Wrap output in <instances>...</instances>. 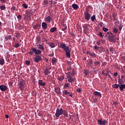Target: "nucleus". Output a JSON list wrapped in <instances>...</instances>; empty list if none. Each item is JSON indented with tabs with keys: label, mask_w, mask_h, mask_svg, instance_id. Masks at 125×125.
Masks as SVG:
<instances>
[{
	"label": "nucleus",
	"mask_w": 125,
	"mask_h": 125,
	"mask_svg": "<svg viewBox=\"0 0 125 125\" xmlns=\"http://www.w3.org/2000/svg\"><path fill=\"white\" fill-rule=\"evenodd\" d=\"M61 115H63L64 117H68V112L66 110H63L62 107L60 108H57L56 109V113L55 116L56 118H59V116H61Z\"/></svg>",
	"instance_id": "obj_1"
},
{
	"label": "nucleus",
	"mask_w": 125,
	"mask_h": 125,
	"mask_svg": "<svg viewBox=\"0 0 125 125\" xmlns=\"http://www.w3.org/2000/svg\"><path fill=\"white\" fill-rule=\"evenodd\" d=\"M60 47L61 48H62L63 50L65 52V54L66 55V57H67L68 58H71V50L69 49V46L66 45L65 43H60Z\"/></svg>",
	"instance_id": "obj_2"
},
{
	"label": "nucleus",
	"mask_w": 125,
	"mask_h": 125,
	"mask_svg": "<svg viewBox=\"0 0 125 125\" xmlns=\"http://www.w3.org/2000/svg\"><path fill=\"white\" fill-rule=\"evenodd\" d=\"M106 36L110 42H117L116 41L117 38L112 33L107 32Z\"/></svg>",
	"instance_id": "obj_3"
},
{
	"label": "nucleus",
	"mask_w": 125,
	"mask_h": 125,
	"mask_svg": "<svg viewBox=\"0 0 125 125\" xmlns=\"http://www.w3.org/2000/svg\"><path fill=\"white\" fill-rule=\"evenodd\" d=\"M31 50L32 51H30L28 53L30 55H33L34 53L37 55L41 54V53H42V51L40 49H37V48L32 47L31 48Z\"/></svg>",
	"instance_id": "obj_4"
},
{
	"label": "nucleus",
	"mask_w": 125,
	"mask_h": 125,
	"mask_svg": "<svg viewBox=\"0 0 125 125\" xmlns=\"http://www.w3.org/2000/svg\"><path fill=\"white\" fill-rule=\"evenodd\" d=\"M18 86L21 91L24 90L25 87V81L22 80L18 83Z\"/></svg>",
	"instance_id": "obj_5"
},
{
	"label": "nucleus",
	"mask_w": 125,
	"mask_h": 125,
	"mask_svg": "<svg viewBox=\"0 0 125 125\" xmlns=\"http://www.w3.org/2000/svg\"><path fill=\"white\" fill-rule=\"evenodd\" d=\"M42 56L36 55L35 56V57L34 58V61L36 63H38L40 62V61H42Z\"/></svg>",
	"instance_id": "obj_6"
},
{
	"label": "nucleus",
	"mask_w": 125,
	"mask_h": 125,
	"mask_svg": "<svg viewBox=\"0 0 125 125\" xmlns=\"http://www.w3.org/2000/svg\"><path fill=\"white\" fill-rule=\"evenodd\" d=\"M90 14H89V13L87 12H85L84 13V19H85V20H86V21H88V20H89V19H90Z\"/></svg>",
	"instance_id": "obj_7"
},
{
	"label": "nucleus",
	"mask_w": 125,
	"mask_h": 125,
	"mask_svg": "<svg viewBox=\"0 0 125 125\" xmlns=\"http://www.w3.org/2000/svg\"><path fill=\"white\" fill-rule=\"evenodd\" d=\"M88 27H89V25L87 24H85L83 25L84 33L85 34H86V33H88V31H89Z\"/></svg>",
	"instance_id": "obj_8"
},
{
	"label": "nucleus",
	"mask_w": 125,
	"mask_h": 125,
	"mask_svg": "<svg viewBox=\"0 0 125 125\" xmlns=\"http://www.w3.org/2000/svg\"><path fill=\"white\" fill-rule=\"evenodd\" d=\"M107 124V121H102V119H99L98 120V125H105Z\"/></svg>",
	"instance_id": "obj_9"
},
{
	"label": "nucleus",
	"mask_w": 125,
	"mask_h": 125,
	"mask_svg": "<svg viewBox=\"0 0 125 125\" xmlns=\"http://www.w3.org/2000/svg\"><path fill=\"white\" fill-rule=\"evenodd\" d=\"M63 95H67L68 94L69 96L70 97H73V94L71 92H68V90H65L62 92Z\"/></svg>",
	"instance_id": "obj_10"
},
{
	"label": "nucleus",
	"mask_w": 125,
	"mask_h": 125,
	"mask_svg": "<svg viewBox=\"0 0 125 125\" xmlns=\"http://www.w3.org/2000/svg\"><path fill=\"white\" fill-rule=\"evenodd\" d=\"M30 18V13L27 11L25 15H24V20L26 21Z\"/></svg>",
	"instance_id": "obj_11"
},
{
	"label": "nucleus",
	"mask_w": 125,
	"mask_h": 125,
	"mask_svg": "<svg viewBox=\"0 0 125 125\" xmlns=\"http://www.w3.org/2000/svg\"><path fill=\"white\" fill-rule=\"evenodd\" d=\"M93 94L95 95V96H96V97H99L100 98H101L102 97V94L101 93L98 92V91H95L93 92Z\"/></svg>",
	"instance_id": "obj_12"
},
{
	"label": "nucleus",
	"mask_w": 125,
	"mask_h": 125,
	"mask_svg": "<svg viewBox=\"0 0 125 125\" xmlns=\"http://www.w3.org/2000/svg\"><path fill=\"white\" fill-rule=\"evenodd\" d=\"M93 64H94V66H100V64H101V62L99 61L96 60V59L93 60Z\"/></svg>",
	"instance_id": "obj_13"
},
{
	"label": "nucleus",
	"mask_w": 125,
	"mask_h": 125,
	"mask_svg": "<svg viewBox=\"0 0 125 125\" xmlns=\"http://www.w3.org/2000/svg\"><path fill=\"white\" fill-rule=\"evenodd\" d=\"M51 20H52V18L49 16L45 18V21L46 23H51Z\"/></svg>",
	"instance_id": "obj_14"
},
{
	"label": "nucleus",
	"mask_w": 125,
	"mask_h": 125,
	"mask_svg": "<svg viewBox=\"0 0 125 125\" xmlns=\"http://www.w3.org/2000/svg\"><path fill=\"white\" fill-rule=\"evenodd\" d=\"M123 83H119V89L121 91H124V89L125 88V84H122Z\"/></svg>",
	"instance_id": "obj_15"
},
{
	"label": "nucleus",
	"mask_w": 125,
	"mask_h": 125,
	"mask_svg": "<svg viewBox=\"0 0 125 125\" xmlns=\"http://www.w3.org/2000/svg\"><path fill=\"white\" fill-rule=\"evenodd\" d=\"M42 42V38L41 36H38L36 37V44H39V43H41Z\"/></svg>",
	"instance_id": "obj_16"
},
{
	"label": "nucleus",
	"mask_w": 125,
	"mask_h": 125,
	"mask_svg": "<svg viewBox=\"0 0 125 125\" xmlns=\"http://www.w3.org/2000/svg\"><path fill=\"white\" fill-rule=\"evenodd\" d=\"M0 89L1 91H5L6 89H7V86L4 85H0Z\"/></svg>",
	"instance_id": "obj_17"
},
{
	"label": "nucleus",
	"mask_w": 125,
	"mask_h": 125,
	"mask_svg": "<svg viewBox=\"0 0 125 125\" xmlns=\"http://www.w3.org/2000/svg\"><path fill=\"white\" fill-rule=\"evenodd\" d=\"M88 65L90 66L91 68L93 67V60L92 59H90L88 62Z\"/></svg>",
	"instance_id": "obj_18"
},
{
	"label": "nucleus",
	"mask_w": 125,
	"mask_h": 125,
	"mask_svg": "<svg viewBox=\"0 0 125 125\" xmlns=\"http://www.w3.org/2000/svg\"><path fill=\"white\" fill-rule=\"evenodd\" d=\"M90 56V57H92V58H96V57H98V56H97V55H96V54L93 52H91Z\"/></svg>",
	"instance_id": "obj_19"
},
{
	"label": "nucleus",
	"mask_w": 125,
	"mask_h": 125,
	"mask_svg": "<svg viewBox=\"0 0 125 125\" xmlns=\"http://www.w3.org/2000/svg\"><path fill=\"white\" fill-rule=\"evenodd\" d=\"M44 72V74L45 75V76H47L48 75V74L50 73V72H49V69H48V67H45V69Z\"/></svg>",
	"instance_id": "obj_20"
},
{
	"label": "nucleus",
	"mask_w": 125,
	"mask_h": 125,
	"mask_svg": "<svg viewBox=\"0 0 125 125\" xmlns=\"http://www.w3.org/2000/svg\"><path fill=\"white\" fill-rule=\"evenodd\" d=\"M4 39L5 40H6V41H8V40L11 41L12 40V36H11V35H6L4 37Z\"/></svg>",
	"instance_id": "obj_21"
},
{
	"label": "nucleus",
	"mask_w": 125,
	"mask_h": 125,
	"mask_svg": "<svg viewBox=\"0 0 125 125\" xmlns=\"http://www.w3.org/2000/svg\"><path fill=\"white\" fill-rule=\"evenodd\" d=\"M48 44L51 48H54L55 47V44L52 42H49Z\"/></svg>",
	"instance_id": "obj_22"
},
{
	"label": "nucleus",
	"mask_w": 125,
	"mask_h": 125,
	"mask_svg": "<svg viewBox=\"0 0 125 125\" xmlns=\"http://www.w3.org/2000/svg\"><path fill=\"white\" fill-rule=\"evenodd\" d=\"M55 92L57 94H60V88L58 87L55 88Z\"/></svg>",
	"instance_id": "obj_23"
},
{
	"label": "nucleus",
	"mask_w": 125,
	"mask_h": 125,
	"mask_svg": "<svg viewBox=\"0 0 125 125\" xmlns=\"http://www.w3.org/2000/svg\"><path fill=\"white\" fill-rule=\"evenodd\" d=\"M38 48L41 50H44V47L42 44H39L38 46Z\"/></svg>",
	"instance_id": "obj_24"
},
{
	"label": "nucleus",
	"mask_w": 125,
	"mask_h": 125,
	"mask_svg": "<svg viewBox=\"0 0 125 125\" xmlns=\"http://www.w3.org/2000/svg\"><path fill=\"white\" fill-rule=\"evenodd\" d=\"M42 27L43 29H47V24L46 22H42Z\"/></svg>",
	"instance_id": "obj_25"
},
{
	"label": "nucleus",
	"mask_w": 125,
	"mask_h": 125,
	"mask_svg": "<svg viewBox=\"0 0 125 125\" xmlns=\"http://www.w3.org/2000/svg\"><path fill=\"white\" fill-rule=\"evenodd\" d=\"M72 7L73 8V9H78V8H79V5H78L77 4H73L72 5Z\"/></svg>",
	"instance_id": "obj_26"
},
{
	"label": "nucleus",
	"mask_w": 125,
	"mask_h": 125,
	"mask_svg": "<svg viewBox=\"0 0 125 125\" xmlns=\"http://www.w3.org/2000/svg\"><path fill=\"white\" fill-rule=\"evenodd\" d=\"M62 31H66L67 30V25L66 24H63L62 26Z\"/></svg>",
	"instance_id": "obj_27"
},
{
	"label": "nucleus",
	"mask_w": 125,
	"mask_h": 125,
	"mask_svg": "<svg viewBox=\"0 0 125 125\" xmlns=\"http://www.w3.org/2000/svg\"><path fill=\"white\" fill-rule=\"evenodd\" d=\"M40 27H41V25L39 23H37L34 26H33V28L35 30H37V29H38V28H40Z\"/></svg>",
	"instance_id": "obj_28"
},
{
	"label": "nucleus",
	"mask_w": 125,
	"mask_h": 125,
	"mask_svg": "<svg viewBox=\"0 0 125 125\" xmlns=\"http://www.w3.org/2000/svg\"><path fill=\"white\" fill-rule=\"evenodd\" d=\"M56 62H57V60L56 59V58H53V59H52V63L53 65H54V64H55Z\"/></svg>",
	"instance_id": "obj_29"
},
{
	"label": "nucleus",
	"mask_w": 125,
	"mask_h": 125,
	"mask_svg": "<svg viewBox=\"0 0 125 125\" xmlns=\"http://www.w3.org/2000/svg\"><path fill=\"white\" fill-rule=\"evenodd\" d=\"M4 64V59L3 58L0 59V65H1L2 66Z\"/></svg>",
	"instance_id": "obj_30"
},
{
	"label": "nucleus",
	"mask_w": 125,
	"mask_h": 125,
	"mask_svg": "<svg viewBox=\"0 0 125 125\" xmlns=\"http://www.w3.org/2000/svg\"><path fill=\"white\" fill-rule=\"evenodd\" d=\"M0 9H1V10H5L6 9V7H5V5H0Z\"/></svg>",
	"instance_id": "obj_31"
},
{
	"label": "nucleus",
	"mask_w": 125,
	"mask_h": 125,
	"mask_svg": "<svg viewBox=\"0 0 125 125\" xmlns=\"http://www.w3.org/2000/svg\"><path fill=\"white\" fill-rule=\"evenodd\" d=\"M57 30V28L56 27H52L50 29V32L51 33H54L55 31Z\"/></svg>",
	"instance_id": "obj_32"
},
{
	"label": "nucleus",
	"mask_w": 125,
	"mask_h": 125,
	"mask_svg": "<svg viewBox=\"0 0 125 125\" xmlns=\"http://www.w3.org/2000/svg\"><path fill=\"white\" fill-rule=\"evenodd\" d=\"M91 20H92V22H95V21H94V20H96V18H95V16L93 15V16L91 17Z\"/></svg>",
	"instance_id": "obj_33"
},
{
	"label": "nucleus",
	"mask_w": 125,
	"mask_h": 125,
	"mask_svg": "<svg viewBox=\"0 0 125 125\" xmlns=\"http://www.w3.org/2000/svg\"><path fill=\"white\" fill-rule=\"evenodd\" d=\"M113 88H119V84H115L112 85Z\"/></svg>",
	"instance_id": "obj_34"
},
{
	"label": "nucleus",
	"mask_w": 125,
	"mask_h": 125,
	"mask_svg": "<svg viewBox=\"0 0 125 125\" xmlns=\"http://www.w3.org/2000/svg\"><path fill=\"white\" fill-rule=\"evenodd\" d=\"M74 81V79H73V78L72 77H69L68 79V82H69V83H72V82H73Z\"/></svg>",
	"instance_id": "obj_35"
},
{
	"label": "nucleus",
	"mask_w": 125,
	"mask_h": 125,
	"mask_svg": "<svg viewBox=\"0 0 125 125\" xmlns=\"http://www.w3.org/2000/svg\"><path fill=\"white\" fill-rule=\"evenodd\" d=\"M124 83V81H123V79H118V83Z\"/></svg>",
	"instance_id": "obj_36"
},
{
	"label": "nucleus",
	"mask_w": 125,
	"mask_h": 125,
	"mask_svg": "<svg viewBox=\"0 0 125 125\" xmlns=\"http://www.w3.org/2000/svg\"><path fill=\"white\" fill-rule=\"evenodd\" d=\"M14 46L16 48H17L20 46V45L19 44V43H16Z\"/></svg>",
	"instance_id": "obj_37"
},
{
	"label": "nucleus",
	"mask_w": 125,
	"mask_h": 125,
	"mask_svg": "<svg viewBox=\"0 0 125 125\" xmlns=\"http://www.w3.org/2000/svg\"><path fill=\"white\" fill-rule=\"evenodd\" d=\"M105 52V49H104V48H101L99 50V52H100V53H102V52Z\"/></svg>",
	"instance_id": "obj_38"
},
{
	"label": "nucleus",
	"mask_w": 125,
	"mask_h": 125,
	"mask_svg": "<svg viewBox=\"0 0 125 125\" xmlns=\"http://www.w3.org/2000/svg\"><path fill=\"white\" fill-rule=\"evenodd\" d=\"M58 81H60V82L61 81H63L64 80V76H62V77H59L58 78Z\"/></svg>",
	"instance_id": "obj_39"
},
{
	"label": "nucleus",
	"mask_w": 125,
	"mask_h": 125,
	"mask_svg": "<svg viewBox=\"0 0 125 125\" xmlns=\"http://www.w3.org/2000/svg\"><path fill=\"white\" fill-rule=\"evenodd\" d=\"M123 27H124V26L122 24H120L119 25V31H122V29H123Z\"/></svg>",
	"instance_id": "obj_40"
},
{
	"label": "nucleus",
	"mask_w": 125,
	"mask_h": 125,
	"mask_svg": "<svg viewBox=\"0 0 125 125\" xmlns=\"http://www.w3.org/2000/svg\"><path fill=\"white\" fill-rule=\"evenodd\" d=\"M113 32L117 34V33H118V29L117 28H114L113 29Z\"/></svg>",
	"instance_id": "obj_41"
},
{
	"label": "nucleus",
	"mask_w": 125,
	"mask_h": 125,
	"mask_svg": "<svg viewBox=\"0 0 125 125\" xmlns=\"http://www.w3.org/2000/svg\"><path fill=\"white\" fill-rule=\"evenodd\" d=\"M83 74H84L85 76H87V75H88V71L85 70L83 72Z\"/></svg>",
	"instance_id": "obj_42"
},
{
	"label": "nucleus",
	"mask_w": 125,
	"mask_h": 125,
	"mask_svg": "<svg viewBox=\"0 0 125 125\" xmlns=\"http://www.w3.org/2000/svg\"><path fill=\"white\" fill-rule=\"evenodd\" d=\"M22 6L23 7H24V8H26V9L28 8V6L27 4H25V3L22 4Z\"/></svg>",
	"instance_id": "obj_43"
},
{
	"label": "nucleus",
	"mask_w": 125,
	"mask_h": 125,
	"mask_svg": "<svg viewBox=\"0 0 125 125\" xmlns=\"http://www.w3.org/2000/svg\"><path fill=\"white\" fill-rule=\"evenodd\" d=\"M43 3L45 5H46V4H48V1H47L46 0H44Z\"/></svg>",
	"instance_id": "obj_44"
},
{
	"label": "nucleus",
	"mask_w": 125,
	"mask_h": 125,
	"mask_svg": "<svg viewBox=\"0 0 125 125\" xmlns=\"http://www.w3.org/2000/svg\"><path fill=\"white\" fill-rule=\"evenodd\" d=\"M103 31H104V32H108V28L105 27H103Z\"/></svg>",
	"instance_id": "obj_45"
},
{
	"label": "nucleus",
	"mask_w": 125,
	"mask_h": 125,
	"mask_svg": "<svg viewBox=\"0 0 125 125\" xmlns=\"http://www.w3.org/2000/svg\"><path fill=\"white\" fill-rule=\"evenodd\" d=\"M101 43H102V41H100L97 42V44H98V45H100Z\"/></svg>",
	"instance_id": "obj_46"
},
{
	"label": "nucleus",
	"mask_w": 125,
	"mask_h": 125,
	"mask_svg": "<svg viewBox=\"0 0 125 125\" xmlns=\"http://www.w3.org/2000/svg\"><path fill=\"white\" fill-rule=\"evenodd\" d=\"M99 36L100 37V38H103V37H104V36L102 35V33L100 32L99 33Z\"/></svg>",
	"instance_id": "obj_47"
},
{
	"label": "nucleus",
	"mask_w": 125,
	"mask_h": 125,
	"mask_svg": "<svg viewBox=\"0 0 125 125\" xmlns=\"http://www.w3.org/2000/svg\"><path fill=\"white\" fill-rule=\"evenodd\" d=\"M25 64L26 65H30V61H25Z\"/></svg>",
	"instance_id": "obj_48"
},
{
	"label": "nucleus",
	"mask_w": 125,
	"mask_h": 125,
	"mask_svg": "<svg viewBox=\"0 0 125 125\" xmlns=\"http://www.w3.org/2000/svg\"><path fill=\"white\" fill-rule=\"evenodd\" d=\"M17 18L20 20H21V18H22V16H21V15H18L17 16Z\"/></svg>",
	"instance_id": "obj_49"
},
{
	"label": "nucleus",
	"mask_w": 125,
	"mask_h": 125,
	"mask_svg": "<svg viewBox=\"0 0 125 125\" xmlns=\"http://www.w3.org/2000/svg\"><path fill=\"white\" fill-rule=\"evenodd\" d=\"M75 74H76V71H75V70H72V74H71L72 76H74V75H75Z\"/></svg>",
	"instance_id": "obj_50"
},
{
	"label": "nucleus",
	"mask_w": 125,
	"mask_h": 125,
	"mask_svg": "<svg viewBox=\"0 0 125 125\" xmlns=\"http://www.w3.org/2000/svg\"><path fill=\"white\" fill-rule=\"evenodd\" d=\"M109 51H110V52H114V49H113L112 47H110L109 48Z\"/></svg>",
	"instance_id": "obj_51"
},
{
	"label": "nucleus",
	"mask_w": 125,
	"mask_h": 125,
	"mask_svg": "<svg viewBox=\"0 0 125 125\" xmlns=\"http://www.w3.org/2000/svg\"><path fill=\"white\" fill-rule=\"evenodd\" d=\"M16 38H19V37H20V33H18L16 35Z\"/></svg>",
	"instance_id": "obj_52"
},
{
	"label": "nucleus",
	"mask_w": 125,
	"mask_h": 125,
	"mask_svg": "<svg viewBox=\"0 0 125 125\" xmlns=\"http://www.w3.org/2000/svg\"><path fill=\"white\" fill-rule=\"evenodd\" d=\"M77 92H78L79 93H81L82 91V89L81 88H79L78 89H77Z\"/></svg>",
	"instance_id": "obj_53"
},
{
	"label": "nucleus",
	"mask_w": 125,
	"mask_h": 125,
	"mask_svg": "<svg viewBox=\"0 0 125 125\" xmlns=\"http://www.w3.org/2000/svg\"><path fill=\"white\" fill-rule=\"evenodd\" d=\"M94 49L95 50H97V49H98V46H97V45H95L94 46Z\"/></svg>",
	"instance_id": "obj_54"
},
{
	"label": "nucleus",
	"mask_w": 125,
	"mask_h": 125,
	"mask_svg": "<svg viewBox=\"0 0 125 125\" xmlns=\"http://www.w3.org/2000/svg\"><path fill=\"white\" fill-rule=\"evenodd\" d=\"M64 87H69V84H68V83L65 84Z\"/></svg>",
	"instance_id": "obj_55"
},
{
	"label": "nucleus",
	"mask_w": 125,
	"mask_h": 125,
	"mask_svg": "<svg viewBox=\"0 0 125 125\" xmlns=\"http://www.w3.org/2000/svg\"><path fill=\"white\" fill-rule=\"evenodd\" d=\"M113 104L115 105V106H117L118 105V102H114Z\"/></svg>",
	"instance_id": "obj_56"
},
{
	"label": "nucleus",
	"mask_w": 125,
	"mask_h": 125,
	"mask_svg": "<svg viewBox=\"0 0 125 125\" xmlns=\"http://www.w3.org/2000/svg\"><path fill=\"white\" fill-rule=\"evenodd\" d=\"M38 115L39 117H42V113H41V112H39L38 113Z\"/></svg>",
	"instance_id": "obj_57"
},
{
	"label": "nucleus",
	"mask_w": 125,
	"mask_h": 125,
	"mask_svg": "<svg viewBox=\"0 0 125 125\" xmlns=\"http://www.w3.org/2000/svg\"><path fill=\"white\" fill-rule=\"evenodd\" d=\"M42 83V80H39V83L41 85V84Z\"/></svg>",
	"instance_id": "obj_58"
},
{
	"label": "nucleus",
	"mask_w": 125,
	"mask_h": 125,
	"mask_svg": "<svg viewBox=\"0 0 125 125\" xmlns=\"http://www.w3.org/2000/svg\"><path fill=\"white\" fill-rule=\"evenodd\" d=\"M8 85L9 86H12V82H9Z\"/></svg>",
	"instance_id": "obj_59"
},
{
	"label": "nucleus",
	"mask_w": 125,
	"mask_h": 125,
	"mask_svg": "<svg viewBox=\"0 0 125 125\" xmlns=\"http://www.w3.org/2000/svg\"><path fill=\"white\" fill-rule=\"evenodd\" d=\"M93 102L94 103H96V102H97V99H96V98L94 99H93Z\"/></svg>",
	"instance_id": "obj_60"
},
{
	"label": "nucleus",
	"mask_w": 125,
	"mask_h": 125,
	"mask_svg": "<svg viewBox=\"0 0 125 125\" xmlns=\"http://www.w3.org/2000/svg\"><path fill=\"white\" fill-rule=\"evenodd\" d=\"M98 72V70H94V74H95V75H96V73Z\"/></svg>",
	"instance_id": "obj_61"
},
{
	"label": "nucleus",
	"mask_w": 125,
	"mask_h": 125,
	"mask_svg": "<svg viewBox=\"0 0 125 125\" xmlns=\"http://www.w3.org/2000/svg\"><path fill=\"white\" fill-rule=\"evenodd\" d=\"M91 53V52L87 51L86 52V54L89 55V56H90Z\"/></svg>",
	"instance_id": "obj_62"
},
{
	"label": "nucleus",
	"mask_w": 125,
	"mask_h": 125,
	"mask_svg": "<svg viewBox=\"0 0 125 125\" xmlns=\"http://www.w3.org/2000/svg\"><path fill=\"white\" fill-rule=\"evenodd\" d=\"M6 0H0V1L2 2V3H4Z\"/></svg>",
	"instance_id": "obj_63"
},
{
	"label": "nucleus",
	"mask_w": 125,
	"mask_h": 125,
	"mask_svg": "<svg viewBox=\"0 0 125 125\" xmlns=\"http://www.w3.org/2000/svg\"><path fill=\"white\" fill-rule=\"evenodd\" d=\"M11 10H15L16 9V7H13L11 8Z\"/></svg>",
	"instance_id": "obj_64"
}]
</instances>
